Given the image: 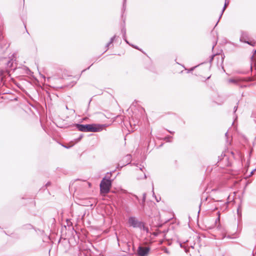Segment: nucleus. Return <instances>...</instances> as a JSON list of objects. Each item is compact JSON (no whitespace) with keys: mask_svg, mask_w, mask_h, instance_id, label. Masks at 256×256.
Segmentation results:
<instances>
[{"mask_svg":"<svg viewBox=\"0 0 256 256\" xmlns=\"http://www.w3.org/2000/svg\"><path fill=\"white\" fill-rule=\"evenodd\" d=\"M112 185L111 180L110 179L103 178L100 184V189L102 193L107 194L110 192Z\"/></svg>","mask_w":256,"mask_h":256,"instance_id":"obj_1","label":"nucleus"},{"mask_svg":"<svg viewBox=\"0 0 256 256\" xmlns=\"http://www.w3.org/2000/svg\"><path fill=\"white\" fill-rule=\"evenodd\" d=\"M103 126L98 124H85V132H98L103 129Z\"/></svg>","mask_w":256,"mask_h":256,"instance_id":"obj_2","label":"nucleus"},{"mask_svg":"<svg viewBox=\"0 0 256 256\" xmlns=\"http://www.w3.org/2000/svg\"><path fill=\"white\" fill-rule=\"evenodd\" d=\"M128 224L134 228H140L142 224L134 217H130L128 220Z\"/></svg>","mask_w":256,"mask_h":256,"instance_id":"obj_3","label":"nucleus"},{"mask_svg":"<svg viewBox=\"0 0 256 256\" xmlns=\"http://www.w3.org/2000/svg\"><path fill=\"white\" fill-rule=\"evenodd\" d=\"M150 251L148 247L140 246L138 249V254L139 256H146Z\"/></svg>","mask_w":256,"mask_h":256,"instance_id":"obj_4","label":"nucleus"},{"mask_svg":"<svg viewBox=\"0 0 256 256\" xmlns=\"http://www.w3.org/2000/svg\"><path fill=\"white\" fill-rule=\"evenodd\" d=\"M76 126L80 131L85 132V124H77Z\"/></svg>","mask_w":256,"mask_h":256,"instance_id":"obj_5","label":"nucleus"},{"mask_svg":"<svg viewBox=\"0 0 256 256\" xmlns=\"http://www.w3.org/2000/svg\"><path fill=\"white\" fill-rule=\"evenodd\" d=\"M240 41L243 42H244L245 43H247V44H249L250 45H252V46L254 45V42H249L248 41H246V40H244L243 37H241L240 38Z\"/></svg>","mask_w":256,"mask_h":256,"instance_id":"obj_6","label":"nucleus"},{"mask_svg":"<svg viewBox=\"0 0 256 256\" xmlns=\"http://www.w3.org/2000/svg\"><path fill=\"white\" fill-rule=\"evenodd\" d=\"M116 38V36H114L113 37H112L110 40V42L107 44L106 45V47L108 48V46H110V44H111L112 43V42H114V39L115 38Z\"/></svg>","mask_w":256,"mask_h":256,"instance_id":"obj_7","label":"nucleus"},{"mask_svg":"<svg viewBox=\"0 0 256 256\" xmlns=\"http://www.w3.org/2000/svg\"><path fill=\"white\" fill-rule=\"evenodd\" d=\"M146 194H144L143 198H142V205L144 204L145 202V201H146Z\"/></svg>","mask_w":256,"mask_h":256,"instance_id":"obj_8","label":"nucleus"},{"mask_svg":"<svg viewBox=\"0 0 256 256\" xmlns=\"http://www.w3.org/2000/svg\"><path fill=\"white\" fill-rule=\"evenodd\" d=\"M228 81L230 82H238L237 80H234V79H230V80H229Z\"/></svg>","mask_w":256,"mask_h":256,"instance_id":"obj_9","label":"nucleus"},{"mask_svg":"<svg viewBox=\"0 0 256 256\" xmlns=\"http://www.w3.org/2000/svg\"><path fill=\"white\" fill-rule=\"evenodd\" d=\"M226 6H227V4H226V3H225V4H224V8H223V9H222V12H224V10H225V9H226Z\"/></svg>","mask_w":256,"mask_h":256,"instance_id":"obj_10","label":"nucleus"},{"mask_svg":"<svg viewBox=\"0 0 256 256\" xmlns=\"http://www.w3.org/2000/svg\"><path fill=\"white\" fill-rule=\"evenodd\" d=\"M126 159H128V161H130V158H131V156L130 155H128L126 156Z\"/></svg>","mask_w":256,"mask_h":256,"instance_id":"obj_11","label":"nucleus"},{"mask_svg":"<svg viewBox=\"0 0 256 256\" xmlns=\"http://www.w3.org/2000/svg\"><path fill=\"white\" fill-rule=\"evenodd\" d=\"M3 70L0 69V76H2L3 75Z\"/></svg>","mask_w":256,"mask_h":256,"instance_id":"obj_12","label":"nucleus"},{"mask_svg":"<svg viewBox=\"0 0 256 256\" xmlns=\"http://www.w3.org/2000/svg\"><path fill=\"white\" fill-rule=\"evenodd\" d=\"M82 137V136H80V137L78 139V140H76V142H78V141H80V140H81Z\"/></svg>","mask_w":256,"mask_h":256,"instance_id":"obj_13","label":"nucleus"},{"mask_svg":"<svg viewBox=\"0 0 256 256\" xmlns=\"http://www.w3.org/2000/svg\"><path fill=\"white\" fill-rule=\"evenodd\" d=\"M134 196L136 198V200H139L137 196L134 195Z\"/></svg>","mask_w":256,"mask_h":256,"instance_id":"obj_14","label":"nucleus"},{"mask_svg":"<svg viewBox=\"0 0 256 256\" xmlns=\"http://www.w3.org/2000/svg\"><path fill=\"white\" fill-rule=\"evenodd\" d=\"M236 110H237V107L234 106V112H236Z\"/></svg>","mask_w":256,"mask_h":256,"instance_id":"obj_15","label":"nucleus"},{"mask_svg":"<svg viewBox=\"0 0 256 256\" xmlns=\"http://www.w3.org/2000/svg\"><path fill=\"white\" fill-rule=\"evenodd\" d=\"M2 38V36L0 34V40H1Z\"/></svg>","mask_w":256,"mask_h":256,"instance_id":"obj_16","label":"nucleus"},{"mask_svg":"<svg viewBox=\"0 0 256 256\" xmlns=\"http://www.w3.org/2000/svg\"><path fill=\"white\" fill-rule=\"evenodd\" d=\"M125 41L127 43V44H128V42L127 41V40L126 39H125Z\"/></svg>","mask_w":256,"mask_h":256,"instance_id":"obj_17","label":"nucleus"},{"mask_svg":"<svg viewBox=\"0 0 256 256\" xmlns=\"http://www.w3.org/2000/svg\"><path fill=\"white\" fill-rule=\"evenodd\" d=\"M165 252H166V253H168V252L167 250H165Z\"/></svg>","mask_w":256,"mask_h":256,"instance_id":"obj_18","label":"nucleus"},{"mask_svg":"<svg viewBox=\"0 0 256 256\" xmlns=\"http://www.w3.org/2000/svg\"><path fill=\"white\" fill-rule=\"evenodd\" d=\"M125 34H126V30H124V34L125 35Z\"/></svg>","mask_w":256,"mask_h":256,"instance_id":"obj_19","label":"nucleus"},{"mask_svg":"<svg viewBox=\"0 0 256 256\" xmlns=\"http://www.w3.org/2000/svg\"><path fill=\"white\" fill-rule=\"evenodd\" d=\"M218 220H220L219 218L217 219Z\"/></svg>","mask_w":256,"mask_h":256,"instance_id":"obj_20","label":"nucleus"},{"mask_svg":"<svg viewBox=\"0 0 256 256\" xmlns=\"http://www.w3.org/2000/svg\"><path fill=\"white\" fill-rule=\"evenodd\" d=\"M254 54H256V50L254 51Z\"/></svg>","mask_w":256,"mask_h":256,"instance_id":"obj_21","label":"nucleus"}]
</instances>
